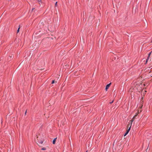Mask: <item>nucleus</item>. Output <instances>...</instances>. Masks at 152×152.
I'll return each mask as SVG.
<instances>
[{"instance_id":"nucleus-1","label":"nucleus","mask_w":152,"mask_h":152,"mask_svg":"<svg viewBox=\"0 0 152 152\" xmlns=\"http://www.w3.org/2000/svg\"><path fill=\"white\" fill-rule=\"evenodd\" d=\"M142 86V84H140L139 86L138 89H137L138 91H139V92H140L141 91L142 89H140V88H141V87Z\"/></svg>"},{"instance_id":"nucleus-2","label":"nucleus","mask_w":152,"mask_h":152,"mask_svg":"<svg viewBox=\"0 0 152 152\" xmlns=\"http://www.w3.org/2000/svg\"><path fill=\"white\" fill-rule=\"evenodd\" d=\"M111 84V83H110L109 84H107L106 85V87H105V90L106 91H107V89H108V88L109 87V86H110V85Z\"/></svg>"},{"instance_id":"nucleus-3","label":"nucleus","mask_w":152,"mask_h":152,"mask_svg":"<svg viewBox=\"0 0 152 152\" xmlns=\"http://www.w3.org/2000/svg\"><path fill=\"white\" fill-rule=\"evenodd\" d=\"M151 52H150V53H149V54H148V58H147V59H146V62L145 64H146V63H147V61H148V60L149 59V57H150V55H151Z\"/></svg>"},{"instance_id":"nucleus-4","label":"nucleus","mask_w":152,"mask_h":152,"mask_svg":"<svg viewBox=\"0 0 152 152\" xmlns=\"http://www.w3.org/2000/svg\"><path fill=\"white\" fill-rule=\"evenodd\" d=\"M56 138H54L53 140V144H55V142H56Z\"/></svg>"},{"instance_id":"nucleus-5","label":"nucleus","mask_w":152,"mask_h":152,"mask_svg":"<svg viewBox=\"0 0 152 152\" xmlns=\"http://www.w3.org/2000/svg\"><path fill=\"white\" fill-rule=\"evenodd\" d=\"M131 128V126H130V127L129 128V129L127 130V131L128 132H129V131L130 130Z\"/></svg>"},{"instance_id":"nucleus-6","label":"nucleus","mask_w":152,"mask_h":152,"mask_svg":"<svg viewBox=\"0 0 152 152\" xmlns=\"http://www.w3.org/2000/svg\"><path fill=\"white\" fill-rule=\"evenodd\" d=\"M20 26H19V28H18V29L17 30V33H18L19 32V29H20Z\"/></svg>"},{"instance_id":"nucleus-7","label":"nucleus","mask_w":152,"mask_h":152,"mask_svg":"<svg viewBox=\"0 0 152 152\" xmlns=\"http://www.w3.org/2000/svg\"><path fill=\"white\" fill-rule=\"evenodd\" d=\"M129 133L128 132L126 131V132L125 133L124 135V136H126V134Z\"/></svg>"},{"instance_id":"nucleus-8","label":"nucleus","mask_w":152,"mask_h":152,"mask_svg":"<svg viewBox=\"0 0 152 152\" xmlns=\"http://www.w3.org/2000/svg\"><path fill=\"white\" fill-rule=\"evenodd\" d=\"M37 1L39 2V3L40 4V3L41 2V0H37Z\"/></svg>"},{"instance_id":"nucleus-9","label":"nucleus","mask_w":152,"mask_h":152,"mask_svg":"<svg viewBox=\"0 0 152 152\" xmlns=\"http://www.w3.org/2000/svg\"><path fill=\"white\" fill-rule=\"evenodd\" d=\"M41 149L42 150H46V148H43Z\"/></svg>"},{"instance_id":"nucleus-10","label":"nucleus","mask_w":152,"mask_h":152,"mask_svg":"<svg viewBox=\"0 0 152 152\" xmlns=\"http://www.w3.org/2000/svg\"><path fill=\"white\" fill-rule=\"evenodd\" d=\"M57 2H56L55 4V5L56 6H57Z\"/></svg>"},{"instance_id":"nucleus-11","label":"nucleus","mask_w":152,"mask_h":152,"mask_svg":"<svg viewBox=\"0 0 152 152\" xmlns=\"http://www.w3.org/2000/svg\"><path fill=\"white\" fill-rule=\"evenodd\" d=\"M54 83V80H53L52 82V84H53Z\"/></svg>"},{"instance_id":"nucleus-12","label":"nucleus","mask_w":152,"mask_h":152,"mask_svg":"<svg viewBox=\"0 0 152 152\" xmlns=\"http://www.w3.org/2000/svg\"><path fill=\"white\" fill-rule=\"evenodd\" d=\"M114 101V100H113L112 102H110V104H111L112 103H113Z\"/></svg>"},{"instance_id":"nucleus-13","label":"nucleus","mask_w":152,"mask_h":152,"mask_svg":"<svg viewBox=\"0 0 152 152\" xmlns=\"http://www.w3.org/2000/svg\"><path fill=\"white\" fill-rule=\"evenodd\" d=\"M39 143H40V144H42L43 143V142L42 141L40 142H39Z\"/></svg>"},{"instance_id":"nucleus-14","label":"nucleus","mask_w":152,"mask_h":152,"mask_svg":"<svg viewBox=\"0 0 152 152\" xmlns=\"http://www.w3.org/2000/svg\"><path fill=\"white\" fill-rule=\"evenodd\" d=\"M144 122H143V123H142V125H144Z\"/></svg>"},{"instance_id":"nucleus-15","label":"nucleus","mask_w":152,"mask_h":152,"mask_svg":"<svg viewBox=\"0 0 152 152\" xmlns=\"http://www.w3.org/2000/svg\"><path fill=\"white\" fill-rule=\"evenodd\" d=\"M34 9V8H33L32 9V11H33Z\"/></svg>"},{"instance_id":"nucleus-16","label":"nucleus","mask_w":152,"mask_h":152,"mask_svg":"<svg viewBox=\"0 0 152 152\" xmlns=\"http://www.w3.org/2000/svg\"><path fill=\"white\" fill-rule=\"evenodd\" d=\"M133 120H132V121H131V123H132L133 122Z\"/></svg>"},{"instance_id":"nucleus-17","label":"nucleus","mask_w":152,"mask_h":152,"mask_svg":"<svg viewBox=\"0 0 152 152\" xmlns=\"http://www.w3.org/2000/svg\"><path fill=\"white\" fill-rule=\"evenodd\" d=\"M26 111L25 113V114H26Z\"/></svg>"},{"instance_id":"nucleus-18","label":"nucleus","mask_w":152,"mask_h":152,"mask_svg":"<svg viewBox=\"0 0 152 152\" xmlns=\"http://www.w3.org/2000/svg\"><path fill=\"white\" fill-rule=\"evenodd\" d=\"M145 91V92H144V93H145V92H146V91Z\"/></svg>"},{"instance_id":"nucleus-19","label":"nucleus","mask_w":152,"mask_h":152,"mask_svg":"<svg viewBox=\"0 0 152 152\" xmlns=\"http://www.w3.org/2000/svg\"><path fill=\"white\" fill-rule=\"evenodd\" d=\"M145 91V92H144V93H145V92H146V91Z\"/></svg>"},{"instance_id":"nucleus-20","label":"nucleus","mask_w":152,"mask_h":152,"mask_svg":"<svg viewBox=\"0 0 152 152\" xmlns=\"http://www.w3.org/2000/svg\"><path fill=\"white\" fill-rule=\"evenodd\" d=\"M87 152V151H86V152Z\"/></svg>"}]
</instances>
